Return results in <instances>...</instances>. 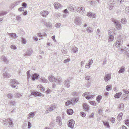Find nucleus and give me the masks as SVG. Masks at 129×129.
<instances>
[{"label":"nucleus","mask_w":129,"mask_h":129,"mask_svg":"<svg viewBox=\"0 0 129 129\" xmlns=\"http://www.w3.org/2000/svg\"><path fill=\"white\" fill-rule=\"evenodd\" d=\"M123 43V41L122 39H118L113 45V47H114L118 48Z\"/></svg>","instance_id":"nucleus-1"},{"label":"nucleus","mask_w":129,"mask_h":129,"mask_svg":"<svg viewBox=\"0 0 129 129\" xmlns=\"http://www.w3.org/2000/svg\"><path fill=\"white\" fill-rule=\"evenodd\" d=\"M10 84L11 86L13 87L17 88L16 85L19 84V83L16 79H12L10 80Z\"/></svg>","instance_id":"nucleus-2"},{"label":"nucleus","mask_w":129,"mask_h":129,"mask_svg":"<svg viewBox=\"0 0 129 129\" xmlns=\"http://www.w3.org/2000/svg\"><path fill=\"white\" fill-rule=\"evenodd\" d=\"M82 96H86V98L88 100L93 98L95 96V95L94 94L90 95L89 92H86L83 93Z\"/></svg>","instance_id":"nucleus-3"},{"label":"nucleus","mask_w":129,"mask_h":129,"mask_svg":"<svg viewBox=\"0 0 129 129\" xmlns=\"http://www.w3.org/2000/svg\"><path fill=\"white\" fill-rule=\"evenodd\" d=\"M57 107V106L55 104L51 105L50 107H49L47 109L45 112L46 113H48L50 111L54 110Z\"/></svg>","instance_id":"nucleus-4"},{"label":"nucleus","mask_w":129,"mask_h":129,"mask_svg":"<svg viewBox=\"0 0 129 129\" xmlns=\"http://www.w3.org/2000/svg\"><path fill=\"white\" fill-rule=\"evenodd\" d=\"M32 53L33 50L32 49H29L27 50L23 54L24 56L27 57L30 56L32 54Z\"/></svg>","instance_id":"nucleus-5"},{"label":"nucleus","mask_w":129,"mask_h":129,"mask_svg":"<svg viewBox=\"0 0 129 129\" xmlns=\"http://www.w3.org/2000/svg\"><path fill=\"white\" fill-rule=\"evenodd\" d=\"M113 21L115 24L116 29L117 30H119L121 28V26L120 24V23L118 22L116 20H114Z\"/></svg>","instance_id":"nucleus-6"},{"label":"nucleus","mask_w":129,"mask_h":129,"mask_svg":"<svg viewBox=\"0 0 129 129\" xmlns=\"http://www.w3.org/2000/svg\"><path fill=\"white\" fill-rule=\"evenodd\" d=\"M74 23L76 25H79L81 23V20L80 17L75 18L74 21Z\"/></svg>","instance_id":"nucleus-7"},{"label":"nucleus","mask_w":129,"mask_h":129,"mask_svg":"<svg viewBox=\"0 0 129 129\" xmlns=\"http://www.w3.org/2000/svg\"><path fill=\"white\" fill-rule=\"evenodd\" d=\"M75 124L74 121L73 119H71L69 120V123L68 124V126L70 128H73L74 127V125Z\"/></svg>","instance_id":"nucleus-8"},{"label":"nucleus","mask_w":129,"mask_h":129,"mask_svg":"<svg viewBox=\"0 0 129 129\" xmlns=\"http://www.w3.org/2000/svg\"><path fill=\"white\" fill-rule=\"evenodd\" d=\"M115 4L114 1V0H111L109 4V8L110 10H112L113 9L114 6Z\"/></svg>","instance_id":"nucleus-9"},{"label":"nucleus","mask_w":129,"mask_h":129,"mask_svg":"<svg viewBox=\"0 0 129 129\" xmlns=\"http://www.w3.org/2000/svg\"><path fill=\"white\" fill-rule=\"evenodd\" d=\"M77 12L83 15L84 13L85 8L84 7H79L77 9Z\"/></svg>","instance_id":"nucleus-10"},{"label":"nucleus","mask_w":129,"mask_h":129,"mask_svg":"<svg viewBox=\"0 0 129 129\" xmlns=\"http://www.w3.org/2000/svg\"><path fill=\"white\" fill-rule=\"evenodd\" d=\"M115 31V29L113 27H111L109 28L108 30V34L109 35H113Z\"/></svg>","instance_id":"nucleus-11"},{"label":"nucleus","mask_w":129,"mask_h":129,"mask_svg":"<svg viewBox=\"0 0 129 129\" xmlns=\"http://www.w3.org/2000/svg\"><path fill=\"white\" fill-rule=\"evenodd\" d=\"M87 16L90 18H95L96 16L95 13L91 12H88L87 14Z\"/></svg>","instance_id":"nucleus-12"},{"label":"nucleus","mask_w":129,"mask_h":129,"mask_svg":"<svg viewBox=\"0 0 129 129\" xmlns=\"http://www.w3.org/2000/svg\"><path fill=\"white\" fill-rule=\"evenodd\" d=\"M111 78V75L110 74H108L105 75L104 80L106 82H107L109 81Z\"/></svg>","instance_id":"nucleus-13"},{"label":"nucleus","mask_w":129,"mask_h":129,"mask_svg":"<svg viewBox=\"0 0 129 129\" xmlns=\"http://www.w3.org/2000/svg\"><path fill=\"white\" fill-rule=\"evenodd\" d=\"M40 14L43 17H46L48 14L49 12L47 11H42L41 12Z\"/></svg>","instance_id":"nucleus-14"},{"label":"nucleus","mask_w":129,"mask_h":129,"mask_svg":"<svg viewBox=\"0 0 129 129\" xmlns=\"http://www.w3.org/2000/svg\"><path fill=\"white\" fill-rule=\"evenodd\" d=\"M56 121L59 126H60L62 124L61 119V117L58 116L56 118Z\"/></svg>","instance_id":"nucleus-15"},{"label":"nucleus","mask_w":129,"mask_h":129,"mask_svg":"<svg viewBox=\"0 0 129 129\" xmlns=\"http://www.w3.org/2000/svg\"><path fill=\"white\" fill-rule=\"evenodd\" d=\"M54 6L55 8L56 9H57L60 8L61 7V5L57 2H55L54 4Z\"/></svg>","instance_id":"nucleus-16"},{"label":"nucleus","mask_w":129,"mask_h":129,"mask_svg":"<svg viewBox=\"0 0 129 129\" xmlns=\"http://www.w3.org/2000/svg\"><path fill=\"white\" fill-rule=\"evenodd\" d=\"M39 75L36 73L33 74L31 76L32 80H35L38 79Z\"/></svg>","instance_id":"nucleus-17"},{"label":"nucleus","mask_w":129,"mask_h":129,"mask_svg":"<svg viewBox=\"0 0 129 129\" xmlns=\"http://www.w3.org/2000/svg\"><path fill=\"white\" fill-rule=\"evenodd\" d=\"M8 123L9 124L8 127L10 128H13L14 127V124L13 121L10 118L9 119Z\"/></svg>","instance_id":"nucleus-18"},{"label":"nucleus","mask_w":129,"mask_h":129,"mask_svg":"<svg viewBox=\"0 0 129 129\" xmlns=\"http://www.w3.org/2000/svg\"><path fill=\"white\" fill-rule=\"evenodd\" d=\"M62 81V79L61 78L59 77H57L56 78L54 82H56L57 84L59 85Z\"/></svg>","instance_id":"nucleus-19"},{"label":"nucleus","mask_w":129,"mask_h":129,"mask_svg":"<svg viewBox=\"0 0 129 129\" xmlns=\"http://www.w3.org/2000/svg\"><path fill=\"white\" fill-rule=\"evenodd\" d=\"M83 107L84 109L86 111L88 112L89 109V106L87 104L84 103Z\"/></svg>","instance_id":"nucleus-20"},{"label":"nucleus","mask_w":129,"mask_h":129,"mask_svg":"<svg viewBox=\"0 0 129 129\" xmlns=\"http://www.w3.org/2000/svg\"><path fill=\"white\" fill-rule=\"evenodd\" d=\"M1 58L3 61L5 63L7 64H8L9 62V60L6 57L3 55L1 56Z\"/></svg>","instance_id":"nucleus-21"},{"label":"nucleus","mask_w":129,"mask_h":129,"mask_svg":"<svg viewBox=\"0 0 129 129\" xmlns=\"http://www.w3.org/2000/svg\"><path fill=\"white\" fill-rule=\"evenodd\" d=\"M75 6L72 5H69L68 8V10L74 12L75 11L74 9Z\"/></svg>","instance_id":"nucleus-22"},{"label":"nucleus","mask_w":129,"mask_h":129,"mask_svg":"<svg viewBox=\"0 0 129 129\" xmlns=\"http://www.w3.org/2000/svg\"><path fill=\"white\" fill-rule=\"evenodd\" d=\"M64 84L67 88L69 87L70 81L68 79H67L65 80L64 82Z\"/></svg>","instance_id":"nucleus-23"},{"label":"nucleus","mask_w":129,"mask_h":129,"mask_svg":"<svg viewBox=\"0 0 129 129\" xmlns=\"http://www.w3.org/2000/svg\"><path fill=\"white\" fill-rule=\"evenodd\" d=\"M35 112H31L29 113L28 114L27 118L28 119H30V118H33L34 117L35 114Z\"/></svg>","instance_id":"nucleus-24"},{"label":"nucleus","mask_w":129,"mask_h":129,"mask_svg":"<svg viewBox=\"0 0 129 129\" xmlns=\"http://www.w3.org/2000/svg\"><path fill=\"white\" fill-rule=\"evenodd\" d=\"M56 78L52 76H49L48 77V79L51 82H54L55 79Z\"/></svg>","instance_id":"nucleus-25"},{"label":"nucleus","mask_w":129,"mask_h":129,"mask_svg":"<svg viewBox=\"0 0 129 129\" xmlns=\"http://www.w3.org/2000/svg\"><path fill=\"white\" fill-rule=\"evenodd\" d=\"M88 33H91L93 32V29L90 27H88L86 29Z\"/></svg>","instance_id":"nucleus-26"},{"label":"nucleus","mask_w":129,"mask_h":129,"mask_svg":"<svg viewBox=\"0 0 129 129\" xmlns=\"http://www.w3.org/2000/svg\"><path fill=\"white\" fill-rule=\"evenodd\" d=\"M122 99L124 101L129 100V95L123 94L122 97Z\"/></svg>","instance_id":"nucleus-27"},{"label":"nucleus","mask_w":129,"mask_h":129,"mask_svg":"<svg viewBox=\"0 0 129 129\" xmlns=\"http://www.w3.org/2000/svg\"><path fill=\"white\" fill-rule=\"evenodd\" d=\"M20 3V2L19 1L15 2L13 3L11 5V7L12 8H13L14 7H15L18 5Z\"/></svg>","instance_id":"nucleus-28"},{"label":"nucleus","mask_w":129,"mask_h":129,"mask_svg":"<svg viewBox=\"0 0 129 129\" xmlns=\"http://www.w3.org/2000/svg\"><path fill=\"white\" fill-rule=\"evenodd\" d=\"M103 122L104 124V126L106 128H110V126L108 122L103 121Z\"/></svg>","instance_id":"nucleus-29"},{"label":"nucleus","mask_w":129,"mask_h":129,"mask_svg":"<svg viewBox=\"0 0 129 129\" xmlns=\"http://www.w3.org/2000/svg\"><path fill=\"white\" fill-rule=\"evenodd\" d=\"M40 81V82H42L44 83H46L48 81L47 79L43 77H41Z\"/></svg>","instance_id":"nucleus-30"},{"label":"nucleus","mask_w":129,"mask_h":129,"mask_svg":"<svg viewBox=\"0 0 129 129\" xmlns=\"http://www.w3.org/2000/svg\"><path fill=\"white\" fill-rule=\"evenodd\" d=\"M72 100V105H74L79 100V98L78 97L75 98Z\"/></svg>","instance_id":"nucleus-31"},{"label":"nucleus","mask_w":129,"mask_h":129,"mask_svg":"<svg viewBox=\"0 0 129 129\" xmlns=\"http://www.w3.org/2000/svg\"><path fill=\"white\" fill-rule=\"evenodd\" d=\"M9 35L13 39H15L16 38V34L15 33H10Z\"/></svg>","instance_id":"nucleus-32"},{"label":"nucleus","mask_w":129,"mask_h":129,"mask_svg":"<svg viewBox=\"0 0 129 129\" xmlns=\"http://www.w3.org/2000/svg\"><path fill=\"white\" fill-rule=\"evenodd\" d=\"M3 75L4 77L7 78H10L11 76V75L9 74L7 72H5V73H4L3 74Z\"/></svg>","instance_id":"nucleus-33"},{"label":"nucleus","mask_w":129,"mask_h":129,"mask_svg":"<svg viewBox=\"0 0 129 129\" xmlns=\"http://www.w3.org/2000/svg\"><path fill=\"white\" fill-rule=\"evenodd\" d=\"M108 37V40L109 42H111L114 40V37L113 35H109Z\"/></svg>","instance_id":"nucleus-34"},{"label":"nucleus","mask_w":129,"mask_h":129,"mask_svg":"<svg viewBox=\"0 0 129 129\" xmlns=\"http://www.w3.org/2000/svg\"><path fill=\"white\" fill-rule=\"evenodd\" d=\"M122 94V93L121 92H119L118 93L116 94L114 96V97L116 98H118L120 97Z\"/></svg>","instance_id":"nucleus-35"},{"label":"nucleus","mask_w":129,"mask_h":129,"mask_svg":"<svg viewBox=\"0 0 129 129\" xmlns=\"http://www.w3.org/2000/svg\"><path fill=\"white\" fill-rule=\"evenodd\" d=\"M102 96L101 95H98L96 98V100L98 103H99L102 99Z\"/></svg>","instance_id":"nucleus-36"},{"label":"nucleus","mask_w":129,"mask_h":129,"mask_svg":"<svg viewBox=\"0 0 129 129\" xmlns=\"http://www.w3.org/2000/svg\"><path fill=\"white\" fill-rule=\"evenodd\" d=\"M38 89H40L42 91H43L44 90V88L41 84H39L38 86Z\"/></svg>","instance_id":"nucleus-37"},{"label":"nucleus","mask_w":129,"mask_h":129,"mask_svg":"<svg viewBox=\"0 0 129 129\" xmlns=\"http://www.w3.org/2000/svg\"><path fill=\"white\" fill-rule=\"evenodd\" d=\"M67 113L70 115H71L73 114V110L71 109H68L67 111Z\"/></svg>","instance_id":"nucleus-38"},{"label":"nucleus","mask_w":129,"mask_h":129,"mask_svg":"<svg viewBox=\"0 0 129 129\" xmlns=\"http://www.w3.org/2000/svg\"><path fill=\"white\" fill-rule=\"evenodd\" d=\"M123 115V114L122 113H121L119 114L117 116V119L118 120H121L122 119V116Z\"/></svg>","instance_id":"nucleus-39"},{"label":"nucleus","mask_w":129,"mask_h":129,"mask_svg":"<svg viewBox=\"0 0 129 129\" xmlns=\"http://www.w3.org/2000/svg\"><path fill=\"white\" fill-rule=\"evenodd\" d=\"M66 106H68L71 104H72V100H68L66 102Z\"/></svg>","instance_id":"nucleus-40"},{"label":"nucleus","mask_w":129,"mask_h":129,"mask_svg":"<svg viewBox=\"0 0 129 129\" xmlns=\"http://www.w3.org/2000/svg\"><path fill=\"white\" fill-rule=\"evenodd\" d=\"M121 22L123 24H125L126 23L127 21L125 18H123L121 19Z\"/></svg>","instance_id":"nucleus-41"},{"label":"nucleus","mask_w":129,"mask_h":129,"mask_svg":"<svg viewBox=\"0 0 129 129\" xmlns=\"http://www.w3.org/2000/svg\"><path fill=\"white\" fill-rule=\"evenodd\" d=\"M125 71L124 68L123 67H121L120 69V70L118 72L119 73H123Z\"/></svg>","instance_id":"nucleus-42"},{"label":"nucleus","mask_w":129,"mask_h":129,"mask_svg":"<svg viewBox=\"0 0 129 129\" xmlns=\"http://www.w3.org/2000/svg\"><path fill=\"white\" fill-rule=\"evenodd\" d=\"M16 19L18 22H20L22 19L21 17L20 16V15L17 16L16 17Z\"/></svg>","instance_id":"nucleus-43"},{"label":"nucleus","mask_w":129,"mask_h":129,"mask_svg":"<svg viewBox=\"0 0 129 129\" xmlns=\"http://www.w3.org/2000/svg\"><path fill=\"white\" fill-rule=\"evenodd\" d=\"M9 119H6L3 120V123H4V125H8L7 123H9Z\"/></svg>","instance_id":"nucleus-44"},{"label":"nucleus","mask_w":129,"mask_h":129,"mask_svg":"<svg viewBox=\"0 0 129 129\" xmlns=\"http://www.w3.org/2000/svg\"><path fill=\"white\" fill-rule=\"evenodd\" d=\"M112 88V86L111 85H107L106 88V90L107 91H109L111 90Z\"/></svg>","instance_id":"nucleus-45"},{"label":"nucleus","mask_w":129,"mask_h":129,"mask_svg":"<svg viewBox=\"0 0 129 129\" xmlns=\"http://www.w3.org/2000/svg\"><path fill=\"white\" fill-rule=\"evenodd\" d=\"M15 95L16 98H20L22 96V95L19 93H16L15 94Z\"/></svg>","instance_id":"nucleus-46"},{"label":"nucleus","mask_w":129,"mask_h":129,"mask_svg":"<svg viewBox=\"0 0 129 129\" xmlns=\"http://www.w3.org/2000/svg\"><path fill=\"white\" fill-rule=\"evenodd\" d=\"M124 107V105L123 103L120 104L118 106L119 108L121 110L123 109Z\"/></svg>","instance_id":"nucleus-47"},{"label":"nucleus","mask_w":129,"mask_h":129,"mask_svg":"<svg viewBox=\"0 0 129 129\" xmlns=\"http://www.w3.org/2000/svg\"><path fill=\"white\" fill-rule=\"evenodd\" d=\"M45 25L47 27H50L52 26L51 24L49 22L46 23L45 24Z\"/></svg>","instance_id":"nucleus-48"},{"label":"nucleus","mask_w":129,"mask_h":129,"mask_svg":"<svg viewBox=\"0 0 129 129\" xmlns=\"http://www.w3.org/2000/svg\"><path fill=\"white\" fill-rule=\"evenodd\" d=\"M46 34L45 33L42 34L41 33H39L38 34V35L39 37H42L43 36H46Z\"/></svg>","instance_id":"nucleus-49"},{"label":"nucleus","mask_w":129,"mask_h":129,"mask_svg":"<svg viewBox=\"0 0 129 129\" xmlns=\"http://www.w3.org/2000/svg\"><path fill=\"white\" fill-rule=\"evenodd\" d=\"M72 51L74 53H76L78 51V49L77 47H74L72 48Z\"/></svg>","instance_id":"nucleus-50"},{"label":"nucleus","mask_w":129,"mask_h":129,"mask_svg":"<svg viewBox=\"0 0 129 129\" xmlns=\"http://www.w3.org/2000/svg\"><path fill=\"white\" fill-rule=\"evenodd\" d=\"M21 43L22 44H25L26 43V39L23 38H21Z\"/></svg>","instance_id":"nucleus-51"},{"label":"nucleus","mask_w":129,"mask_h":129,"mask_svg":"<svg viewBox=\"0 0 129 129\" xmlns=\"http://www.w3.org/2000/svg\"><path fill=\"white\" fill-rule=\"evenodd\" d=\"M7 12L6 11H3L0 13V16H3L6 15Z\"/></svg>","instance_id":"nucleus-52"},{"label":"nucleus","mask_w":129,"mask_h":129,"mask_svg":"<svg viewBox=\"0 0 129 129\" xmlns=\"http://www.w3.org/2000/svg\"><path fill=\"white\" fill-rule=\"evenodd\" d=\"M15 104V101H11L9 103V104L11 106H14Z\"/></svg>","instance_id":"nucleus-53"},{"label":"nucleus","mask_w":129,"mask_h":129,"mask_svg":"<svg viewBox=\"0 0 129 129\" xmlns=\"http://www.w3.org/2000/svg\"><path fill=\"white\" fill-rule=\"evenodd\" d=\"M125 124L127 126H129V119H127L125 121Z\"/></svg>","instance_id":"nucleus-54"},{"label":"nucleus","mask_w":129,"mask_h":129,"mask_svg":"<svg viewBox=\"0 0 129 129\" xmlns=\"http://www.w3.org/2000/svg\"><path fill=\"white\" fill-rule=\"evenodd\" d=\"M91 67V65L89 64H88V63H87L85 66V68L87 69H89Z\"/></svg>","instance_id":"nucleus-55"},{"label":"nucleus","mask_w":129,"mask_h":129,"mask_svg":"<svg viewBox=\"0 0 129 129\" xmlns=\"http://www.w3.org/2000/svg\"><path fill=\"white\" fill-rule=\"evenodd\" d=\"M10 47L13 50H16L17 48L14 45H11L10 46Z\"/></svg>","instance_id":"nucleus-56"},{"label":"nucleus","mask_w":129,"mask_h":129,"mask_svg":"<svg viewBox=\"0 0 129 129\" xmlns=\"http://www.w3.org/2000/svg\"><path fill=\"white\" fill-rule=\"evenodd\" d=\"M78 93L77 92H72V94L74 96H77L78 95Z\"/></svg>","instance_id":"nucleus-57"},{"label":"nucleus","mask_w":129,"mask_h":129,"mask_svg":"<svg viewBox=\"0 0 129 129\" xmlns=\"http://www.w3.org/2000/svg\"><path fill=\"white\" fill-rule=\"evenodd\" d=\"M37 91H34L33 92H32L31 94V95L32 96L33 95V96H37Z\"/></svg>","instance_id":"nucleus-58"},{"label":"nucleus","mask_w":129,"mask_h":129,"mask_svg":"<svg viewBox=\"0 0 129 129\" xmlns=\"http://www.w3.org/2000/svg\"><path fill=\"white\" fill-rule=\"evenodd\" d=\"M89 103L92 105H96V103L94 101H89Z\"/></svg>","instance_id":"nucleus-59"},{"label":"nucleus","mask_w":129,"mask_h":129,"mask_svg":"<svg viewBox=\"0 0 129 129\" xmlns=\"http://www.w3.org/2000/svg\"><path fill=\"white\" fill-rule=\"evenodd\" d=\"M7 96L8 97L9 99H11L13 97V95L11 93H9L7 95Z\"/></svg>","instance_id":"nucleus-60"},{"label":"nucleus","mask_w":129,"mask_h":129,"mask_svg":"<svg viewBox=\"0 0 129 129\" xmlns=\"http://www.w3.org/2000/svg\"><path fill=\"white\" fill-rule=\"evenodd\" d=\"M70 61V58H67L65 59L63 61V62L64 63H66Z\"/></svg>","instance_id":"nucleus-61"},{"label":"nucleus","mask_w":129,"mask_h":129,"mask_svg":"<svg viewBox=\"0 0 129 129\" xmlns=\"http://www.w3.org/2000/svg\"><path fill=\"white\" fill-rule=\"evenodd\" d=\"M27 5V4L25 2L23 3L22 4V6L24 8H26Z\"/></svg>","instance_id":"nucleus-62"},{"label":"nucleus","mask_w":129,"mask_h":129,"mask_svg":"<svg viewBox=\"0 0 129 129\" xmlns=\"http://www.w3.org/2000/svg\"><path fill=\"white\" fill-rule=\"evenodd\" d=\"M31 124L29 122H28V129H30L31 127Z\"/></svg>","instance_id":"nucleus-63"},{"label":"nucleus","mask_w":129,"mask_h":129,"mask_svg":"<svg viewBox=\"0 0 129 129\" xmlns=\"http://www.w3.org/2000/svg\"><path fill=\"white\" fill-rule=\"evenodd\" d=\"M123 91L126 94H129V90H126L125 89H123Z\"/></svg>","instance_id":"nucleus-64"}]
</instances>
